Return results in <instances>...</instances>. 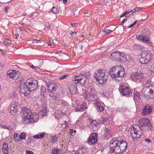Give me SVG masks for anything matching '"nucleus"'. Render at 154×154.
<instances>
[{
    "mask_svg": "<svg viewBox=\"0 0 154 154\" xmlns=\"http://www.w3.org/2000/svg\"><path fill=\"white\" fill-rule=\"evenodd\" d=\"M127 18L124 19L120 23V25H123L124 23L127 20Z\"/></svg>",
    "mask_w": 154,
    "mask_h": 154,
    "instance_id": "obj_53",
    "label": "nucleus"
},
{
    "mask_svg": "<svg viewBox=\"0 0 154 154\" xmlns=\"http://www.w3.org/2000/svg\"><path fill=\"white\" fill-rule=\"evenodd\" d=\"M127 11V16H126V17H129L134 14V12L132 11V10L130 11Z\"/></svg>",
    "mask_w": 154,
    "mask_h": 154,
    "instance_id": "obj_41",
    "label": "nucleus"
},
{
    "mask_svg": "<svg viewBox=\"0 0 154 154\" xmlns=\"http://www.w3.org/2000/svg\"><path fill=\"white\" fill-rule=\"evenodd\" d=\"M111 76L116 80L119 81L118 79L123 77L125 74L124 68L120 66H113L110 69L109 72Z\"/></svg>",
    "mask_w": 154,
    "mask_h": 154,
    "instance_id": "obj_1",
    "label": "nucleus"
},
{
    "mask_svg": "<svg viewBox=\"0 0 154 154\" xmlns=\"http://www.w3.org/2000/svg\"><path fill=\"white\" fill-rule=\"evenodd\" d=\"M30 67L33 69H36V68H38V67L37 66H34L33 65H31L30 66Z\"/></svg>",
    "mask_w": 154,
    "mask_h": 154,
    "instance_id": "obj_61",
    "label": "nucleus"
},
{
    "mask_svg": "<svg viewBox=\"0 0 154 154\" xmlns=\"http://www.w3.org/2000/svg\"><path fill=\"white\" fill-rule=\"evenodd\" d=\"M47 112V109L45 107H43L39 113L42 116H46Z\"/></svg>",
    "mask_w": 154,
    "mask_h": 154,
    "instance_id": "obj_28",
    "label": "nucleus"
},
{
    "mask_svg": "<svg viewBox=\"0 0 154 154\" xmlns=\"http://www.w3.org/2000/svg\"><path fill=\"white\" fill-rule=\"evenodd\" d=\"M45 132L39 133H38L37 134L34 135L33 137L34 138L36 139L43 138L45 137Z\"/></svg>",
    "mask_w": 154,
    "mask_h": 154,
    "instance_id": "obj_27",
    "label": "nucleus"
},
{
    "mask_svg": "<svg viewBox=\"0 0 154 154\" xmlns=\"http://www.w3.org/2000/svg\"><path fill=\"white\" fill-rule=\"evenodd\" d=\"M76 153H78L79 154H83L84 152L82 149H79L78 150H75Z\"/></svg>",
    "mask_w": 154,
    "mask_h": 154,
    "instance_id": "obj_42",
    "label": "nucleus"
},
{
    "mask_svg": "<svg viewBox=\"0 0 154 154\" xmlns=\"http://www.w3.org/2000/svg\"><path fill=\"white\" fill-rule=\"evenodd\" d=\"M26 83L28 85L30 91H34L38 88V82L35 78H30L26 80Z\"/></svg>",
    "mask_w": 154,
    "mask_h": 154,
    "instance_id": "obj_8",
    "label": "nucleus"
},
{
    "mask_svg": "<svg viewBox=\"0 0 154 154\" xmlns=\"http://www.w3.org/2000/svg\"><path fill=\"white\" fill-rule=\"evenodd\" d=\"M46 91L45 87L44 86H42L41 89V93L42 96H45L46 94Z\"/></svg>",
    "mask_w": 154,
    "mask_h": 154,
    "instance_id": "obj_32",
    "label": "nucleus"
},
{
    "mask_svg": "<svg viewBox=\"0 0 154 154\" xmlns=\"http://www.w3.org/2000/svg\"><path fill=\"white\" fill-rule=\"evenodd\" d=\"M9 9V8L8 7V6L6 7L5 9V11L6 13L8 12V9Z\"/></svg>",
    "mask_w": 154,
    "mask_h": 154,
    "instance_id": "obj_59",
    "label": "nucleus"
},
{
    "mask_svg": "<svg viewBox=\"0 0 154 154\" xmlns=\"http://www.w3.org/2000/svg\"><path fill=\"white\" fill-rule=\"evenodd\" d=\"M3 42L5 45H8L11 43V41L9 39H5L3 40Z\"/></svg>",
    "mask_w": 154,
    "mask_h": 154,
    "instance_id": "obj_38",
    "label": "nucleus"
},
{
    "mask_svg": "<svg viewBox=\"0 0 154 154\" xmlns=\"http://www.w3.org/2000/svg\"><path fill=\"white\" fill-rule=\"evenodd\" d=\"M110 148H115L117 146H119V141L117 140H112L110 141Z\"/></svg>",
    "mask_w": 154,
    "mask_h": 154,
    "instance_id": "obj_23",
    "label": "nucleus"
},
{
    "mask_svg": "<svg viewBox=\"0 0 154 154\" xmlns=\"http://www.w3.org/2000/svg\"><path fill=\"white\" fill-rule=\"evenodd\" d=\"M96 94H93L92 95H90V99L91 100L94 101L97 99V96H96Z\"/></svg>",
    "mask_w": 154,
    "mask_h": 154,
    "instance_id": "obj_39",
    "label": "nucleus"
},
{
    "mask_svg": "<svg viewBox=\"0 0 154 154\" xmlns=\"http://www.w3.org/2000/svg\"><path fill=\"white\" fill-rule=\"evenodd\" d=\"M67 76V75H64L60 77V79L61 80H63V79H64L65 78H66Z\"/></svg>",
    "mask_w": 154,
    "mask_h": 154,
    "instance_id": "obj_58",
    "label": "nucleus"
},
{
    "mask_svg": "<svg viewBox=\"0 0 154 154\" xmlns=\"http://www.w3.org/2000/svg\"><path fill=\"white\" fill-rule=\"evenodd\" d=\"M33 140L32 138H29L28 139L27 143H30L33 142Z\"/></svg>",
    "mask_w": 154,
    "mask_h": 154,
    "instance_id": "obj_52",
    "label": "nucleus"
},
{
    "mask_svg": "<svg viewBox=\"0 0 154 154\" xmlns=\"http://www.w3.org/2000/svg\"><path fill=\"white\" fill-rule=\"evenodd\" d=\"M68 88L70 93L73 94L76 93L77 91V87L72 85H68Z\"/></svg>",
    "mask_w": 154,
    "mask_h": 154,
    "instance_id": "obj_21",
    "label": "nucleus"
},
{
    "mask_svg": "<svg viewBox=\"0 0 154 154\" xmlns=\"http://www.w3.org/2000/svg\"><path fill=\"white\" fill-rule=\"evenodd\" d=\"M140 8H138L137 7L135 8L134 9H133L132 10V11L133 12H134V13L135 14V13L137 11H138L140 9Z\"/></svg>",
    "mask_w": 154,
    "mask_h": 154,
    "instance_id": "obj_44",
    "label": "nucleus"
},
{
    "mask_svg": "<svg viewBox=\"0 0 154 154\" xmlns=\"http://www.w3.org/2000/svg\"><path fill=\"white\" fill-rule=\"evenodd\" d=\"M52 152L53 154H57L60 153L61 151L60 149H55Z\"/></svg>",
    "mask_w": 154,
    "mask_h": 154,
    "instance_id": "obj_40",
    "label": "nucleus"
},
{
    "mask_svg": "<svg viewBox=\"0 0 154 154\" xmlns=\"http://www.w3.org/2000/svg\"><path fill=\"white\" fill-rule=\"evenodd\" d=\"M14 138L15 141H20V137H18V134L17 133H15L14 134Z\"/></svg>",
    "mask_w": 154,
    "mask_h": 154,
    "instance_id": "obj_37",
    "label": "nucleus"
},
{
    "mask_svg": "<svg viewBox=\"0 0 154 154\" xmlns=\"http://www.w3.org/2000/svg\"><path fill=\"white\" fill-rule=\"evenodd\" d=\"M49 96L50 97L53 98L54 100H57L58 98L56 96L53 94H50Z\"/></svg>",
    "mask_w": 154,
    "mask_h": 154,
    "instance_id": "obj_47",
    "label": "nucleus"
},
{
    "mask_svg": "<svg viewBox=\"0 0 154 154\" xmlns=\"http://www.w3.org/2000/svg\"><path fill=\"white\" fill-rule=\"evenodd\" d=\"M48 92L53 93L55 92L57 89V84L52 83H48Z\"/></svg>",
    "mask_w": 154,
    "mask_h": 154,
    "instance_id": "obj_16",
    "label": "nucleus"
},
{
    "mask_svg": "<svg viewBox=\"0 0 154 154\" xmlns=\"http://www.w3.org/2000/svg\"><path fill=\"white\" fill-rule=\"evenodd\" d=\"M75 131H73V130H72V129H70V131H69V133H71V134H72V135H73V134H72V133H73L74 134H75Z\"/></svg>",
    "mask_w": 154,
    "mask_h": 154,
    "instance_id": "obj_56",
    "label": "nucleus"
},
{
    "mask_svg": "<svg viewBox=\"0 0 154 154\" xmlns=\"http://www.w3.org/2000/svg\"><path fill=\"white\" fill-rule=\"evenodd\" d=\"M70 34L71 35V37H75V36H74V35H75L76 33H74L73 32H72V33L71 32Z\"/></svg>",
    "mask_w": 154,
    "mask_h": 154,
    "instance_id": "obj_63",
    "label": "nucleus"
},
{
    "mask_svg": "<svg viewBox=\"0 0 154 154\" xmlns=\"http://www.w3.org/2000/svg\"><path fill=\"white\" fill-rule=\"evenodd\" d=\"M95 107L98 112H102L104 110L103 106L101 105V103L99 101H97L95 103Z\"/></svg>",
    "mask_w": 154,
    "mask_h": 154,
    "instance_id": "obj_22",
    "label": "nucleus"
},
{
    "mask_svg": "<svg viewBox=\"0 0 154 154\" xmlns=\"http://www.w3.org/2000/svg\"><path fill=\"white\" fill-rule=\"evenodd\" d=\"M94 77L100 84H104L107 79V76L105 75V71L103 69H99L94 75Z\"/></svg>",
    "mask_w": 154,
    "mask_h": 154,
    "instance_id": "obj_4",
    "label": "nucleus"
},
{
    "mask_svg": "<svg viewBox=\"0 0 154 154\" xmlns=\"http://www.w3.org/2000/svg\"><path fill=\"white\" fill-rule=\"evenodd\" d=\"M32 43L35 45H41V42L39 40L33 39L32 40Z\"/></svg>",
    "mask_w": 154,
    "mask_h": 154,
    "instance_id": "obj_30",
    "label": "nucleus"
},
{
    "mask_svg": "<svg viewBox=\"0 0 154 154\" xmlns=\"http://www.w3.org/2000/svg\"><path fill=\"white\" fill-rule=\"evenodd\" d=\"M137 39L139 40L142 42H145L146 43H149V37H147L145 35H140L137 36Z\"/></svg>",
    "mask_w": 154,
    "mask_h": 154,
    "instance_id": "obj_19",
    "label": "nucleus"
},
{
    "mask_svg": "<svg viewBox=\"0 0 154 154\" xmlns=\"http://www.w3.org/2000/svg\"><path fill=\"white\" fill-rule=\"evenodd\" d=\"M55 44L54 43V41H50V45L51 46H54L55 45Z\"/></svg>",
    "mask_w": 154,
    "mask_h": 154,
    "instance_id": "obj_54",
    "label": "nucleus"
},
{
    "mask_svg": "<svg viewBox=\"0 0 154 154\" xmlns=\"http://www.w3.org/2000/svg\"><path fill=\"white\" fill-rule=\"evenodd\" d=\"M104 131L105 132V136H107L110 134L111 131L108 128L106 127L104 129Z\"/></svg>",
    "mask_w": 154,
    "mask_h": 154,
    "instance_id": "obj_35",
    "label": "nucleus"
},
{
    "mask_svg": "<svg viewBox=\"0 0 154 154\" xmlns=\"http://www.w3.org/2000/svg\"><path fill=\"white\" fill-rule=\"evenodd\" d=\"M90 75V73L89 72H87V73H85L83 74V76H84L86 77V79L87 78H88L89 76Z\"/></svg>",
    "mask_w": 154,
    "mask_h": 154,
    "instance_id": "obj_50",
    "label": "nucleus"
},
{
    "mask_svg": "<svg viewBox=\"0 0 154 154\" xmlns=\"http://www.w3.org/2000/svg\"><path fill=\"white\" fill-rule=\"evenodd\" d=\"M96 94V91L92 88L91 89L90 92H89V95H92L93 94Z\"/></svg>",
    "mask_w": 154,
    "mask_h": 154,
    "instance_id": "obj_46",
    "label": "nucleus"
},
{
    "mask_svg": "<svg viewBox=\"0 0 154 154\" xmlns=\"http://www.w3.org/2000/svg\"><path fill=\"white\" fill-rule=\"evenodd\" d=\"M19 91L21 94H23L25 97L28 96L30 91L28 86L26 82L21 84L19 87Z\"/></svg>",
    "mask_w": 154,
    "mask_h": 154,
    "instance_id": "obj_9",
    "label": "nucleus"
},
{
    "mask_svg": "<svg viewBox=\"0 0 154 154\" xmlns=\"http://www.w3.org/2000/svg\"><path fill=\"white\" fill-rule=\"evenodd\" d=\"M51 11L54 14H57L58 12L57 8L54 7H53L51 9Z\"/></svg>",
    "mask_w": 154,
    "mask_h": 154,
    "instance_id": "obj_43",
    "label": "nucleus"
},
{
    "mask_svg": "<svg viewBox=\"0 0 154 154\" xmlns=\"http://www.w3.org/2000/svg\"><path fill=\"white\" fill-rule=\"evenodd\" d=\"M7 74L9 78L14 80L17 79L19 77L20 73L16 70L8 71Z\"/></svg>",
    "mask_w": 154,
    "mask_h": 154,
    "instance_id": "obj_12",
    "label": "nucleus"
},
{
    "mask_svg": "<svg viewBox=\"0 0 154 154\" xmlns=\"http://www.w3.org/2000/svg\"><path fill=\"white\" fill-rule=\"evenodd\" d=\"M154 57V55L152 53L146 50H143L141 55L138 56V58L142 64L147 63Z\"/></svg>",
    "mask_w": 154,
    "mask_h": 154,
    "instance_id": "obj_3",
    "label": "nucleus"
},
{
    "mask_svg": "<svg viewBox=\"0 0 154 154\" xmlns=\"http://www.w3.org/2000/svg\"><path fill=\"white\" fill-rule=\"evenodd\" d=\"M70 25L74 27H77V26H76L75 23H71Z\"/></svg>",
    "mask_w": 154,
    "mask_h": 154,
    "instance_id": "obj_60",
    "label": "nucleus"
},
{
    "mask_svg": "<svg viewBox=\"0 0 154 154\" xmlns=\"http://www.w3.org/2000/svg\"><path fill=\"white\" fill-rule=\"evenodd\" d=\"M103 32L105 33V34H108L109 32H112V31L110 29H106L105 30L103 31Z\"/></svg>",
    "mask_w": 154,
    "mask_h": 154,
    "instance_id": "obj_48",
    "label": "nucleus"
},
{
    "mask_svg": "<svg viewBox=\"0 0 154 154\" xmlns=\"http://www.w3.org/2000/svg\"><path fill=\"white\" fill-rule=\"evenodd\" d=\"M110 152L111 154H121L122 152L120 150L119 146H117L115 148H110Z\"/></svg>",
    "mask_w": 154,
    "mask_h": 154,
    "instance_id": "obj_20",
    "label": "nucleus"
},
{
    "mask_svg": "<svg viewBox=\"0 0 154 154\" xmlns=\"http://www.w3.org/2000/svg\"><path fill=\"white\" fill-rule=\"evenodd\" d=\"M18 105L17 103L14 101L10 105L9 110L11 115H15L17 112L20 111V108Z\"/></svg>",
    "mask_w": 154,
    "mask_h": 154,
    "instance_id": "obj_10",
    "label": "nucleus"
},
{
    "mask_svg": "<svg viewBox=\"0 0 154 154\" xmlns=\"http://www.w3.org/2000/svg\"><path fill=\"white\" fill-rule=\"evenodd\" d=\"M140 46V45H135L134 46V48H136V49H138Z\"/></svg>",
    "mask_w": 154,
    "mask_h": 154,
    "instance_id": "obj_62",
    "label": "nucleus"
},
{
    "mask_svg": "<svg viewBox=\"0 0 154 154\" xmlns=\"http://www.w3.org/2000/svg\"><path fill=\"white\" fill-rule=\"evenodd\" d=\"M130 133L131 136L134 139L140 138L142 133L141 129L137 124L133 125Z\"/></svg>",
    "mask_w": 154,
    "mask_h": 154,
    "instance_id": "obj_6",
    "label": "nucleus"
},
{
    "mask_svg": "<svg viewBox=\"0 0 154 154\" xmlns=\"http://www.w3.org/2000/svg\"><path fill=\"white\" fill-rule=\"evenodd\" d=\"M61 105L63 106H67L68 105V103L67 102H66L64 101H62V103H61Z\"/></svg>",
    "mask_w": 154,
    "mask_h": 154,
    "instance_id": "obj_49",
    "label": "nucleus"
},
{
    "mask_svg": "<svg viewBox=\"0 0 154 154\" xmlns=\"http://www.w3.org/2000/svg\"><path fill=\"white\" fill-rule=\"evenodd\" d=\"M138 122L143 128L145 130H151L152 128L150 122L148 119H141Z\"/></svg>",
    "mask_w": 154,
    "mask_h": 154,
    "instance_id": "obj_7",
    "label": "nucleus"
},
{
    "mask_svg": "<svg viewBox=\"0 0 154 154\" xmlns=\"http://www.w3.org/2000/svg\"><path fill=\"white\" fill-rule=\"evenodd\" d=\"M120 88H121V92L123 95H130L131 93V90L130 89L127 87L125 86H120Z\"/></svg>",
    "mask_w": 154,
    "mask_h": 154,
    "instance_id": "obj_18",
    "label": "nucleus"
},
{
    "mask_svg": "<svg viewBox=\"0 0 154 154\" xmlns=\"http://www.w3.org/2000/svg\"><path fill=\"white\" fill-rule=\"evenodd\" d=\"M20 140H24L26 138V135L25 132H22L20 134L19 136Z\"/></svg>",
    "mask_w": 154,
    "mask_h": 154,
    "instance_id": "obj_33",
    "label": "nucleus"
},
{
    "mask_svg": "<svg viewBox=\"0 0 154 154\" xmlns=\"http://www.w3.org/2000/svg\"><path fill=\"white\" fill-rule=\"evenodd\" d=\"M97 141V136L96 133H92L88 140V143L90 145L96 143Z\"/></svg>",
    "mask_w": 154,
    "mask_h": 154,
    "instance_id": "obj_13",
    "label": "nucleus"
},
{
    "mask_svg": "<svg viewBox=\"0 0 154 154\" xmlns=\"http://www.w3.org/2000/svg\"><path fill=\"white\" fill-rule=\"evenodd\" d=\"M26 154H33V152L31 151H29L28 150H27L26 151Z\"/></svg>",
    "mask_w": 154,
    "mask_h": 154,
    "instance_id": "obj_55",
    "label": "nucleus"
},
{
    "mask_svg": "<svg viewBox=\"0 0 154 154\" xmlns=\"http://www.w3.org/2000/svg\"><path fill=\"white\" fill-rule=\"evenodd\" d=\"M142 93L144 96L148 98H154V86L150 85L145 86L142 91Z\"/></svg>",
    "mask_w": 154,
    "mask_h": 154,
    "instance_id": "obj_5",
    "label": "nucleus"
},
{
    "mask_svg": "<svg viewBox=\"0 0 154 154\" xmlns=\"http://www.w3.org/2000/svg\"><path fill=\"white\" fill-rule=\"evenodd\" d=\"M120 57H119V59L118 60L121 61H124L125 60L126 58L124 54L120 53Z\"/></svg>",
    "mask_w": 154,
    "mask_h": 154,
    "instance_id": "obj_31",
    "label": "nucleus"
},
{
    "mask_svg": "<svg viewBox=\"0 0 154 154\" xmlns=\"http://www.w3.org/2000/svg\"><path fill=\"white\" fill-rule=\"evenodd\" d=\"M8 144L6 143H4L3 145L2 151L4 154H8Z\"/></svg>",
    "mask_w": 154,
    "mask_h": 154,
    "instance_id": "obj_26",
    "label": "nucleus"
},
{
    "mask_svg": "<svg viewBox=\"0 0 154 154\" xmlns=\"http://www.w3.org/2000/svg\"><path fill=\"white\" fill-rule=\"evenodd\" d=\"M133 99L135 102L136 101L139 103L140 101V98L139 92H136L134 94Z\"/></svg>",
    "mask_w": 154,
    "mask_h": 154,
    "instance_id": "obj_25",
    "label": "nucleus"
},
{
    "mask_svg": "<svg viewBox=\"0 0 154 154\" xmlns=\"http://www.w3.org/2000/svg\"><path fill=\"white\" fill-rule=\"evenodd\" d=\"M21 112L22 114V119L24 123H30L34 122L33 115L31 110L24 107Z\"/></svg>",
    "mask_w": 154,
    "mask_h": 154,
    "instance_id": "obj_2",
    "label": "nucleus"
},
{
    "mask_svg": "<svg viewBox=\"0 0 154 154\" xmlns=\"http://www.w3.org/2000/svg\"><path fill=\"white\" fill-rule=\"evenodd\" d=\"M74 80L75 81H77V82H75V84H76L79 83H80L82 85H84L86 82V78L85 77L83 76V75H79L74 77Z\"/></svg>",
    "mask_w": 154,
    "mask_h": 154,
    "instance_id": "obj_15",
    "label": "nucleus"
},
{
    "mask_svg": "<svg viewBox=\"0 0 154 154\" xmlns=\"http://www.w3.org/2000/svg\"><path fill=\"white\" fill-rule=\"evenodd\" d=\"M120 53L119 52H115L111 54L110 56V58L112 59H115L118 60L120 57Z\"/></svg>",
    "mask_w": 154,
    "mask_h": 154,
    "instance_id": "obj_24",
    "label": "nucleus"
},
{
    "mask_svg": "<svg viewBox=\"0 0 154 154\" xmlns=\"http://www.w3.org/2000/svg\"><path fill=\"white\" fill-rule=\"evenodd\" d=\"M152 107L150 105H147L144 106L142 110V114L144 116L147 115L152 112Z\"/></svg>",
    "mask_w": 154,
    "mask_h": 154,
    "instance_id": "obj_14",
    "label": "nucleus"
},
{
    "mask_svg": "<svg viewBox=\"0 0 154 154\" xmlns=\"http://www.w3.org/2000/svg\"><path fill=\"white\" fill-rule=\"evenodd\" d=\"M19 32H20L19 30H17L16 31L15 33L14 34V35L17 36L19 37ZM17 38V37H16V38Z\"/></svg>",
    "mask_w": 154,
    "mask_h": 154,
    "instance_id": "obj_51",
    "label": "nucleus"
},
{
    "mask_svg": "<svg viewBox=\"0 0 154 154\" xmlns=\"http://www.w3.org/2000/svg\"><path fill=\"white\" fill-rule=\"evenodd\" d=\"M144 76V73L140 72L135 73L133 76H132L131 78L135 82L139 83L143 79Z\"/></svg>",
    "mask_w": 154,
    "mask_h": 154,
    "instance_id": "obj_11",
    "label": "nucleus"
},
{
    "mask_svg": "<svg viewBox=\"0 0 154 154\" xmlns=\"http://www.w3.org/2000/svg\"><path fill=\"white\" fill-rule=\"evenodd\" d=\"M51 141L53 143H56L58 141V138L56 136H53L51 138Z\"/></svg>",
    "mask_w": 154,
    "mask_h": 154,
    "instance_id": "obj_36",
    "label": "nucleus"
},
{
    "mask_svg": "<svg viewBox=\"0 0 154 154\" xmlns=\"http://www.w3.org/2000/svg\"><path fill=\"white\" fill-rule=\"evenodd\" d=\"M1 127L4 129H7L9 130H11L13 129V126L8 125H2Z\"/></svg>",
    "mask_w": 154,
    "mask_h": 154,
    "instance_id": "obj_29",
    "label": "nucleus"
},
{
    "mask_svg": "<svg viewBox=\"0 0 154 154\" xmlns=\"http://www.w3.org/2000/svg\"><path fill=\"white\" fill-rule=\"evenodd\" d=\"M17 30H19V32H20V31H23L24 30V28L22 27H19V29H17Z\"/></svg>",
    "mask_w": 154,
    "mask_h": 154,
    "instance_id": "obj_57",
    "label": "nucleus"
},
{
    "mask_svg": "<svg viewBox=\"0 0 154 154\" xmlns=\"http://www.w3.org/2000/svg\"><path fill=\"white\" fill-rule=\"evenodd\" d=\"M119 144L120 150H121L122 153L127 148V143L124 140H123L122 141H119Z\"/></svg>",
    "mask_w": 154,
    "mask_h": 154,
    "instance_id": "obj_17",
    "label": "nucleus"
},
{
    "mask_svg": "<svg viewBox=\"0 0 154 154\" xmlns=\"http://www.w3.org/2000/svg\"><path fill=\"white\" fill-rule=\"evenodd\" d=\"M80 110L83 111L84 109H86L87 107L86 106V102H84L80 106Z\"/></svg>",
    "mask_w": 154,
    "mask_h": 154,
    "instance_id": "obj_34",
    "label": "nucleus"
},
{
    "mask_svg": "<svg viewBox=\"0 0 154 154\" xmlns=\"http://www.w3.org/2000/svg\"><path fill=\"white\" fill-rule=\"evenodd\" d=\"M91 124L92 127L94 126L96 127L97 125V122L94 120H92L91 122Z\"/></svg>",
    "mask_w": 154,
    "mask_h": 154,
    "instance_id": "obj_45",
    "label": "nucleus"
},
{
    "mask_svg": "<svg viewBox=\"0 0 154 154\" xmlns=\"http://www.w3.org/2000/svg\"><path fill=\"white\" fill-rule=\"evenodd\" d=\"M122 15L123 16H127V12L126 11L125 13H124Z\"/></svg>",
    "mask_w": 154,
    "mask_h": 154,
    "instance_id": "obj_64",
    "label": "nucleus"
}]
</instances>
